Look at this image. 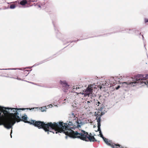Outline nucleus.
I'll use <instances>...</instances> for the list:
<instances>
[{
  "instance_id": "f257e3e1",
  "label": "nucleus",
  "mask_w": 148,
  "mask_h": 148,
  "mask_svg": "<svg viewBox=\"0 0 148 148\" xmlns=\"http://www.w3.org/2000/svg\"><path fill=\"white\" fill-rule=\"evenodd\" d=\"M70 115L71 121H69V123H64L63 125V122H60L58 123V132H64L65 134L73 138H78L86 141L95 142L97 141L94 137L91 136V134H89L83 130L74 131L73 130L75 128H79L82 125L81 120H78L75 115L72 113Z\"/></svg>"
},
{
  "instance_id": "f03ea898",
  "label": "nucleus",
  "mask_w": 148,
  "mask_h": 148,
  "mask_svg": "<svg viewBox=\"0 0 148 148\" xmlns=\"http://www.w3.org/2000/svg\"><path fill=\"white\" fill-rule=\"evenodd\" d=\"M35 127H37L39 129L42 128L45 132L51 131L50 130L51 129L54 130L56 132V133H57L58 132V123L55 122L52 123L51 122L45 124L43 122L39 121H36Z\"/></svg>"
},
{
  "instance_id": "7ed1b4c3",
  "label": "nucleus",
  "mask_w": 148,
  "mask_h": 148,
  "mask_svg": "<svg viewBox=\"0 0 148 148\" xmlns=\"http://www.w3.org/2000/svg\"><path fill=\"white\" fill-rule=\"evenodd\" d=\"M5 109H8L9 110L10 109H11V110L15 109V110H24L25 109L24 108H22V109H18L17 108H5ZM10 118H10L11 119H12V122L11 123V127L12 126V125H13L14 123L16 122V121L17 122H19L21 121H23L25 123H27L26 122L28 121H27V116L26 115L25 116H22V119L21 120L20 118L19 117V116L18 115V112H17V111H16V112L14 113H10Z\"/></svg>"
},
{
  "instance_id": "20e7f679",
  "label": "nucleus",
  "mask_w": 148,
  "mask_h": 148,
  "mask_svg": "<svg viewBox=\"0 0 148 148\" xmlns=\"http://www.w3.org/2000/svg\"><path fill=\"white\" fill-rule=\"evenodd\" d=\"M148 79V74L145 75H139L135 77V79H133V81L131 82H125L123 83L126 84H128L133 85V86H134L135 84L136 83H142L143 80H145L146 79Z\"/></svg>"
},
{
  "instance_id": "39448f33",
  "label": "nucleus",
  "mask_w": 148,
  "mask_h": 148,
  "mask_svg": "<svg viewBox=\"0 0 148 148\" xmlns=\"http://www.w3.org/2000/svg\"><path fill=\"white\" fill-rule=\"evenodd\" d=\"M12 120V119L10 118L3 119L0 118V125H3L5 128L10 129L11 127V123Z\"/></svg>"
},
{
  "instance_id": "423d86ee",
  "label": "nucleus",
  "mask_w": 148,
  "mask_h": 148,
  "mask_svg": "<svg viewBox=\"0 0 148 148\" xmlns=\"http://www.w3.org/2000/svg\"><path fill=\"white\" fill-rule=\"evenodd\" d=\"M38 0H30L27 1L26 0H18L16 1L18 5L20 4L22 5H26V7H29L33 5L30 4L31 2L36 1Z\"/></svg>"
},
{
  "instance_id": "0eeeda50",
  "label": "nucleus",
  "mask_w": 148,
  "mask_h": 148,
  "mask_svg": "<svg viewBox=\"0 0 148 148\" xmlns=\"http://www.w3.org/2000/svg\"><path fill=\"white\" fill-rule=\"evenodd\" d=\"M103 140L106 144L110 146L112 148H118V147H121L119 145V144H116L113 143L112 141H108V139L106 138H104Z\"/></svg>"
},
{
  "instance_id": "6e6552de",
  "label": "nucleus",
  "mask_w": 148,
  "mask_h": 148,
  "mask_svg": "<svg viewBox=\"0 0 148 148\" xmlns=\"http://www.w3.org/2000/svg\"><path fill=\"white\" fill-rule=\"evenodd\" d=\"M60 83L62 85L63 89L64 92H66L69 88V85H68L67 82L65 81H60Z\"/></svg>"
},
{
  "instance_id": "1a4fd4ad",
  "label": "nucleus",
  "mask_w": 148,
  "mask_h": 148,
  "mask_svg": "<svg viewBox=\"0 0 148 148\" xmlns=\"http://www.w3.org/2000/svg\"><path fill=\"white\" fill-rule=\"evenodd\" d=\"M127 32L130 34H133L135 33L137 36H141L142 37H144L143 34H141V33L139 31L136 30L135 29H127Z\"/></svg>"
},
{
  "instance_id": "9d476101",
  "label": "nucleus",
  "mask_w": 148,
  "mask_h": 148,
  "mask_svg": "<svg viewBox=\"0 0 148 148\" xmlns=\"http://www.w3.org/2000/svg\"><path fill=\"white\" fill-rule=\"evenodd\" d=\"M24 73V72H19L18 73V76H16L15 77H14V78L19 80H23L26 76L25 75Z\"/></svg>"
},
{
  "instance_id": "9b49d317",
  "label": "nucleus",
  "mask_w": 148,
  "mask_h": 148,
  "mask_svg": "<svg viewBox=\"0 0 148 148\" xmlns=\"http://www.w3.org/2000/svg\"><path fill=\"white\" fill-rule=\"evenodd\" d=\"M73 90L74 92L77 91L76 92L77 93H81V92L82 90V86L81 85H77L73 86Z\"/></svg>"
},
{
  "instance_id": "f8f14e48",
  "label": "nucleus",
  "mask_w": 148,
  "mask_h": 148,
  "mask_svg": "<svg viewBox=\"0 0 148 148\" xmlns=\"http://www.w3.org/2000/svg\"><path fill=\"white\" fill-rule=\"evenodd\" d=\"M8 3L10 4L8 6H9V8L10 9H14L15 8L16 6H18V3L16 1L10 3Z\"/></svg>"
},
{
  "instance_id": "ddd939ff",
  "label": "nucleus",
  "mask_w": 148,
  "mask_h": 148,
  "mask_svg": "<svg viewBox=\"0 0 148 148\" xmlns=\"http://www.w3.org/2000/svg\"><path fill=\"white\" fill-rule=\"evenodd\" d=\"M52 23L54 26L55 30L57 34H58V32L59 31L58 29V25L56 23V22H55L53 20H52Z\"/></svg>"
},
{
  "instance_id": "4468645a",
  "label": "nucleus",
  "mask_w": 148,
  "mask_h": 148,
  "mask_svg": "<svg viewBox=\"0 0 148 148\" xmlns=\"http://www.w3.org/2000/svg\"><path fill=\"white\" fill-rule=\"evenodd\" d=\"M98 117V116H97L96 119H97V125H101V117L99 116Z\"/></svg>"
},
{
  "instance_id": "2eb2a0df",
  "label": "nucleus",
  "mask_w": 148,
  "mask_h": 148,
  "mask_svg": "<svg viewBox=\"0 0 148 148\" xmlns=\"http://www.w3.org/2000/svg\"><path fill=\"white\" fill-rule=\"evenodd\" d=\"M36 121L35 120H32L30 122L28 121L27 122H26L27 123H29L31 124H33V125L35 126V123H36Z\"/></svg>"
},
{
  "instance_id": "dca6fc26",
  "label": "nucleus",
  "mask_w": 148,
  "mask_h": 148,
  "mask_svg": "<svg viewBox=\"0 0 148 148\" xmlns=\"http://www.w3.org/2000/svg\"><path fill=\"white\" fill-rule=\"evenodd\" d=\"M115 29H117L118 30L117 32H120L121 31H122L123 30L120 27L118 26L115 27Z\"/></svg>"
},
{
  "instance_id": "f3484780",
  "label": "nucleus",
  "mask_w": 148,
  "mask_h": 148,
  "mask_svg": "<svg viewBox=\"0 0 148 148\" xmlns=\"http://www.w3.org/2000/svg\"><path fill=\"white\" fill-rule=\"evenodd\" d=\"M93 90V88H92L90 86H88V87L87 88V91L89 92H91Z\"/></svg>"
},
{
  "instance_id": "a211bd4d",
  "label": "nucleus",
  "mask_w": 148,
  "mask_h": 148,
  "mask_svg": "<svg viewBox=\"0 0 148 148\" xmlns=\"http://www.w3.org/2000/svg\"><path fill=\"white\" fill-rule=\"evenodd\" d=\"M97 103L98 104H101L100 103L99 101H98ZM99 104H98L97 105V106L98 107V109L99 110L101 111L103 109V108H102L101 107H99Z\"/></svg>"
},
{
  "instance_id": "6ab92c4d",
  "label": "nucleus",
  "mask_w": 148,
  "mask_h": 148,
  "mask_svg": "<svg viewBox=\"0 0 148 148\" xmlns=\"http://www.w3.org/2000/svg\"><path fill=\"white\" fill-rule=\"evenodd\" d=\"M101 125H97V127H98V129L97 131H101V129H100V126Z\"/></svg>"
},
{
  "instance_id": "aec40b11",
  "label": "nucleus",
  "mask_w": 148,
  "mask_h": 148,
  "mask_svg": "<svg viewBox=\"0 0 148 148\" xmlns=\"http://www.w3.org/2000/svg\"><path fill=\"white\" fill-rule=\"evenodd\" d=\"M144 83L146 85H148V81H145L143 80V82H142V83Z\"/></svg>"
},
{
  "instance_id": "412c9836",
  "label": "nucleus",
  "mask_w": 148,
  "mask_h": 148,
  "mask_svg": "<svg viewBox=\"0 0 148 148\" xmlns=\"http://www.w3.org/2000/svg\"><path fill=\"white\" fill-rule=\"evenodd\" d=\"M144 20L145 23L148 22V18H145Z\"/></svg>"
},
{
  "instance_id": "4be33fe9",
  "label": "nucleus",
  "mask_w": 148,
  "mask_h": 148,
  "mask_svg": "<svg viewBox=\"0 0 148 148\" xmlns=\"http://www.w3.org/2000/svg\"><path fill=\"white\" fill-rule=\"evenodd\" d=\"M3 112H5V113H6L7 114H9V113L10 111H8L6 110H3Z\"/></svg>"
},
{
  "instance_id": "5701e85b",
  "label": "nucleus",
  "mask_w": 148,
  "mask_h": 148,
  "mask_svg": "<svg viewBox=\"0 0 148 148\" xmlns=\"http://www.w3.org/2000/svg\"><path fill=\"white\" fill-rule=\"evenodd\" d=\"M91 102H92V101H87V104L89 105H90V103Z\"/></svg>"
},
{
  "instance_id": "b1692460",
  "label": "nucleus",
  "mask_w": 148,
  "mask_h": 148,
  "mask_svg": "<svg viewBox=\"0 0 148 148\" xmlns=\"http://www.w3.org/2000/svg\"><path fill=\"white\" fill-rule=\"evenodd\" d=\"M100 137H101L103 139L105 138V137L103 136V135L102 134H100Z\"/></svg>"
},
{
  "instance_id": "393cba45",
  "label": "nucleus",
  "mask_w": 148,
  "mask_h": 148,
  "mask_svg": "<svg viewBox=\"0 0 148 148\" xmlns=\"http://www.w3.org/2000/svg\"><path fill=\"white\" fill-rule=\"evenodd\" d=\"M120 87V86H118L116 88V90L118 89Z\"/></svg>"
},
{
  "instance_id": "a878e982",
  "label": "nucleus",
  "mask_w": 148,
  "mask_h": 148,
  "mask_svg": "<svg viewBox=\"0 0 148 148\" xmlns=\"http://www.w3.org/2000/svg\"><path fill=\"white\" fill-rule=\"evenodd\" d=\"M99 134H100H100H101V131H100L99 132Z\"/></svg>"
},
{
  "instance_id": "bb28decb",
  "label": "nucleus",
  "mask_w": 148,
  "mask_h": 148,
  "mask_svg": "<svg viewBox=\"0 0 148 148\" xmlns=\"http://www.w3.org/2000/svg\"><path fill=\"white\" fill-rule=\"evenodd\" d=\"M38 7L39 8H40V7H41V6H40V5H38Z\"/></svg>"
},
{
  "instance_id": "cd10ccee",
  "label": "nucleus",
  "mask_w": 148,
  "mask_h": 148,
  "mask_svg": "<svg viewBox=\"0 0 148 148\" xmlns=\"http://www.w3.org/2000/svg\"><path fill=\"white\" fill-rule=\"evenodd\" d=\"M34 5H36V4H35V3H34Z\"/></svg>"
},
{
  "instance_id": "c85d7f7f",
  "label": "nucleus",
  "mask_w": 148,
  "mask_h": 148,
  "mask_svg": "<svg viewBox=\"0 0 148 148\" xmlns=\"http://www.w3.org/2000/svg\"><path fill=\"white\" fill-rule=\"evenodd\" d=\"M42 108H41V111H44V110H42Z\"/></svg>"
},
{
  "instance_id": "c756f323",
  "label": "nucleus",
  "mask_w": 148,
  "mask_h": 148,
  "mask_svg": "<svg viewBox=\"0 0 148 148\" xmlns=\"http://www.w3.org/2000/svg\"><path fill=\"white\" fill-rule=\"evenodd\" d=\"M12 111L13 112H14L15 111L14 110H13V111Z\"/></svg>"
}]
</instances>
